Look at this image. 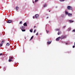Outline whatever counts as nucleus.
<instances>
[{
	"mask_svg": "<svg viewBox=\"0 0 75 75\" xmlns=\"http://www.w3.org/2000/svg\"><path fill=\"white\" fill-rule=\"evenodd\" d=\"M35 31H36V30H35L34 31V33H35Z\"/></svg>",
	"mask_w": 75,
	"mask_h": 75,
	"instance_id": "473e14b6",
	"label": "nucleus"
},
{
	"mask_svg": "<svg viewBox=\"0 0 75 75\" xmlns=\"http://www.w3.org/2000/svg\"><path fill=\"white\" fill-rule=\"evenodd\" d=\"M21 30L22 31H25V29H22Z\"/></svg>",
	"mask_w": 75,
	"mask_h": 75,
	"instance_id": "f3484780",
	"label": "nucleus"
},
{
	"mask_svg": "<svg viewBox=\"0 0 75 75\" xmlns=\"http://www.w3.org/2000/svg\"><path fill=\"white\" fill-rule=\"evenodd\" d=\"M50 11H49V12H50Z\"/></svg>",
	"mask_w": 75,
	"mask_h": 75,
	"instance_id": "58836bf2",
	"label": "nucleus"
},
{
	"mask_svg": "<svg viewBox=\"0 0 75 75\" xmlns=\"http://www.w3.org/2000/svg\"><path fill=\"white\" fill-rule=\"evenodd\" d=\"M20 28L21 29H24V28H25V27L23 26H21L20 27Z\"/></svg>",
	"mask_w": 75,
	"mask_h": 75,
	"instance_id": "0eeeda50",
	"label": "nucleus"
},
{
	"mask_svg": "<svg viewBox=\"0 0 75 75\" xmlns=\"http://www.w3.org/2000/svg\"><path fill=\"white\" fill-rule=\"evenodd\" d=\"M10 45V43H7L6 44V46H9V45Z\"/></svg>",
	"mask_w": 75,
	"mask_h": 75,
	"instance_id": "ddd939ff",
	"label": "nucleus"
},
{
	"mask_svg": "<svg viewBox=\"0 0 75 75\" xmlns=\"http://www.w3.org/2000/svg\"><path fill=\"white\" fill-rule=\"evenodd\" d=\"M11 61H12V60L10 59H9L8 60L9 62H11Z\"/></svg>",
	"mask_w": 75,
	"mask_h": 75,
	"instance_id": "6ab92c4d",
	"label": "nucleus"
},
{
	"mask_svg": "<svg viewBox=\"0 0 75 75\" xmlns=\"http://www.w3.org/2000/svg\"><path fill=\"white\" fill-rule=\"evenodd\" d=\"M44 7H47V4H45L44 5H43Z\"/></svg>",
	"mask_w": 75,
	"mask_h": 75,
	"instance_id": "4468645a",
	"label": "nucleus"
},
{
	"mask_svg": "<svg viewBox=\"0 0 75 75\" xmlns=\"http://www.w3.org/2000/svg\"><path fill=\"white\" fill-rule=\"evenodd\" d=\"M33 3H34V2H33Z\"/></svg>",
	"mask_w": 75,
	"mask_h": 75,
	"instance_id": "a19ab883",
	"label": "nucleus"
},
{
	"mask_svg": "<svg viewBox=\"0 0 75 75\" xmlns=\"http://www.w3.org/2000/svg\"><path fill=\"white\" fill-rule=\"evenodd\" d=\"M61 34V32L59 31H58V35H60Z\"/></svg>",
	"mask_w": 75,
	"mask_h": 75,
	"instance_id": "6e6552de",
	"label": "nucleus"
},
{
	"mask_svg": "<svg viewBox=\"0 0 75 75\" xmlns=\"http://www.w3.org/2000/svg\"><path fill=\"white\" fill-rule=\"evenodd\" d=\"M33 36H32L30 38V40H32V39H33Z\"/></svg>",
	"mask_w": 75,
	"mask_h": 75,
	"instance_id": "dca6fc26",
	"label": "nucleus"
},
{
	"mask_svg": "<svg viewBox=\"0 0 75 75\" xmlns=\"http://www.w3.org/2000/svg\"><path fill=\"white\" fill-rule=\"evenodd\" d=\"M71 28H69V30H71Z\"/></svg>",
	"mask_w": 75,
	"mask_h": 75,
	"instance_id": "bb28decb",
	"label": "nucleus"
},
{
	"mask_svg": "<svg viewBox=\"0 0 75 75\" xmlns=\"http://www.w3.org/2000/svg\"><path fill=\"white\" fill-rule=\"evenodd\" d=\"M56 30L57 31H59V30H60L59 29H56Z\"/></svg>",
	"mask_w": 75,
	"mask_h": 75,
	"instance_id": "aec40b11",
	"label": "nucleus"
},
{
	"mask_svg": "<svg viewBox=\"0 0 75 75\" xmlns=\"http://www.w3.org/2000/svg\"><path fill=\"white\" fill-rule=\"evenodd\" d=\"M69 21L70 22V23H73V22H74V21L71 20H69Z\"/></svg>",
	"mask_w": 75,
	"mask_h": 75,
	"instance_id": "2eb2a0df",
	"label": "nucleus"
},
{
	"mask_svg": "<svg viewBox=\"0 0 75 75\" xmlns=\"http://www.w3.org/2000/svg\"><path fill=\"white\" fill-rule=\"evenodd\" d=\"M18 8H19L18 7V6H16V11H17L18 10Z\"/></svg>",
	"mask_w": 75,
	"mask_h": 75,
	"instance_id": "9d476101",
	"label": "nucleus"
},
{
	"mask_svg": "<svg viewBox=\"0 0 75 75\" xmlns=\"http://www.w3.org/2000/svg\"><path fill=\"white\" fill-rule=\"evenodd\" d=\"M35 18H38V17H39V15L38 14H36L35 16Z\"/></svg>",
	"mask_w": 75,
	"mask_h": 75,
	"instance_id": "423d86ee",
	"label": "nucleus"
},
{
	"mask_svg": "<svg viewBox=\"0 0 75 75\" xmlns=\"http://www.w3.org/2000/svg\"><path fill=\"white\" fill-rule=\"evenodd\" d=\"M72 32H75V29H74L72 30Z\"/></svg>",
	"mask_w": 75,
	"mask_h": 75,
	"instance_id": "5701e85b",
	"label": "nucleus"
},
{
	"mask_svg": "<svg viewBox=\"0 0 75 75\" xmlns=\"http://www.w3.org/2000/svg\"><path fill=\"white\" fill-rule=\"evenodd\" d=\"M66 44L67 45L68 44V43H66Z\"/></svg>",
	"mask_w": 75,
	"mask_h": 75,
	"instance_id": "4c0bfd02",
	"label": "nucleus"
},
{
	"mask_svg": "<svg viewBox=\"0 0 75 75\" xmlns=\"http://www.w3.org/2000/svg\"><path fill=\"white\" fill-rule=\"evenodd\" d=\"M46 31H47V33H49V31H48V30H47H47H46Z\"/></svg>",
	"mask_w": 75,
	"mask_h": 75,
	"instance_id": "7c9ffc66",
	"label": "nucleus"
},
{
	"mask_svg": "<svg viewBox=\"0 0 75 75\" xmlns=\"http://www.w3.org/2000/svg\"><path fill=\"white\" fill-rule=\"evenodd\" d=\"M66 38L67 36L62 35L61 37L60 38H61V39H64V38Z\"/></svg>",
	"mask_w": 75,
	"mask_h": 75,
	"instance_id": "7ed1b4c3",
	"label": "nucleus"
},
{
	"mask_svg": "<svg viewBox=\"0 0 75 75\" xmlns=\"http://www.w3.org/2000/svg\"><path fill=\"white\" fill-rule=\"evenodd\" d=\"M61 39V37H59L56 39V40L57 41H59Z\"/></svg>",
	"mask_w": 75,
	"mask_h": 75,
	"instance_id": "39448f33",
	"label": "nucleus"
},
{
	"mask_svg": "<svg viewBox=\"0 0 75 75\" xmlns=\"http://www.w3.org/2000/svg\"><path fill=\"white\" fill-rule=\"evenodd\" d=\"M72 9H73V8L70 6H67V9L68 10H72Z\"/></svg>",
	"mask_w": 75,
	"mask_h": 75,
	"instance_id": "f03ea898",
	"label": "nucleus"
},
{
	"mask_svg": "<svg viewBox=\"0 0 75 75\" xmlns=\"http://www.w3.org/2000/svg\"><path fill=\"white\" fill-rule=\"evenodd\" d=\"M7 23H12V21H11V20H9L7 21Z\"/></svg>",
	"mask_w": 75,
	"mask_h": 75,
	"instance_id": "20e7f679",
	"label": "nucleus"
},
{
	"mask_svg": "<svg viewBox=\"0 0 75 75\" xmlns=\"http://www.w3.org/2000/svg\"><path fill=\"white\" fill-rule=\"evenodd\" d=\"M4 1H3V2H2V3H4Z\"/></svg>",
	"mask_w": 75,
	"mask_h": 75,
	"instance_id": "c9c22d12",
	"label": "nucleus"
},
{
	"mask_svg": "<svg viewBox=\"0 0 75 75\" xmlns=\"http://www.w3.org/2000/svg\"><path fill=\"white\" fill-rule=\"evenodd\" d=\"M0 55L1 56V55H2V53H0Z\"/></svg>",
	"mask_w": 75,
	"mask_h": 75,
	"instance_id": "c756f323",
	"label": "nucleus"
},
{
	"mask_svg": "<svg viewBox=\"0 0 75 75\" xmlns=\"http://www.w3.org/2000/svg\"><path fill=\"white\" fill-rule=\"evenodd\" d=\"M33 18H34V19L35 18V17L33 16Z\"/></svg>",
	"mask_w": 75,
	"mask_h": 75,
	"instance_id": "2f4dec72",
	"label": "nucleus"
},
{
	"mask_svg": "<svg viewBox=\"0 0 75 75\" xmlns=\"http://www.w3.org/2000/svg\"><path fill=\"white\" fill-rule=\"evenodd\" d=\"M30 31L31 33H32V32H33V30L32 29L30 30Z\"/></svg>",
	"mask_w": 75,
	"mask_h": 75,
	"instance_id": "a211bd4d",
	"label": "nucleus"
},
{
	"mask_svg": "<svg viewBox=\"0 0 75 75\" xmlns=\"http://www.w3.org/2000/svg\"><path fill=\"white\" fill-rule=\"evenodd\" d=\"M25 39H26V38H25Z\"/></svg>",
	"mask_w": 75,
	"mask_h": 75,
	"instance_id": "79ce46f5",
	"label": "nucleus"
},
{
	"mask_svg": "<svg viewBox=\"0 0 75 75\" xmlns=\"http://www.w3.org/2000/svg\"><path fill=\"white\" fill-rule=\"evenodd\" d=\"M36 35H38V33H37L36 34Z\"/></svg>",
	"mask_w": 75,
	"mask_h": 75,
	"instance_id": "393cba45",
	"label": "nucleus"
},
{
	"mask_svg": "<svg viewBox=\"0 0 75 75\" xmlns=\"http://www.w3.org/2000/svg\"><path fill=\"white\" fill-rule=\"evenodd\" d=\"M65 13L66 15H68V16H69V17H72V14L70 13H68V12L67 11H65Z\"/></svg>",
	"mask_w": 75,
	"mask_h": 75,
	"instance_id": "f257e3e1",
	"label": "nucleus"
},
{
	"mask_svg": "<svg viewBox=\"0 0 75 75\" xmlns=\"http://www.w3.org/2000/svg\"><path fill=\"white\" fill-rule=\"evenodd\" d=\"M60 1H64L65 0H60Z\"/></svg>",
	"mask_w": 75,
	"mask_h": 75,
	"instance_id": "b1692460",
	"label": "nucleus"
},
{
	"mask_svg": "<svg viewBox=\"0 0 75 75\" xmlns=\"http://www.w3.org/2000/svg\"><path fill=\"white\" fill-rule=\"evenodd\" d=\"M74 45H75V43H74Z\"/></svg>",
	"mask_w": 75,
	"mask_h": 75,
	"instance_id": "ea45409f",
	"label": "nucleus"
},
{
	"mask_svg": "<svg viewBox=\"0 0 75 75\" xmlns=\"http://www.w3.org/2000/svg\"><path fill=\"white\" fill-rule=\"evenodd\" d=\"M39 0H35V2H37V1H38Z\"/></svg>",
	"mask_w": 75,
	"mask_h": 75,
	"instance_id": "4be33fe9",
	"label": "nucleus"
},
{
	"mask_svg": "<svg viewBox=\"0 0 75 75\" xmlns=\"http://www.w3.org/2000/svg\"><path fill=\"white\" fill-rule=\"evenodd\" d=\"M10 59H13V57H11L10 58Z\"/></svg>",
	"mask_w": 75,
	"mask_h": 75,
	"instance_id": "c85d7f7f",
	"label": "nucleus"
},
{
	"mask_svg": "<svg viewBox=\"0 0 75 75\" xmlns=\"http://www.w3.org/2000/svg\"><path fill=\"white\" fill-rule=\"evenodd\" d=\"M2 45H3V44L2 43L0 44V47H2Z\"/></svg>",
	"mask_w": 75,
	"mask_h": 75,
	"instance_id": "412c9836",
	"label": "nucleus"
},
{
	"mask_svg": "<svg viewBox=\"0 0 75 75\" xmlns=\"http://www.w3.org/2000/svg\"><path fill=\"white\" fill-rule=\"evenodd\" d=\"M66 27V26H64L63 27V28H65V27Z\"/></svg>",
	"mask_w": 75,
	"mask_h": 75,
	"instance_id": "cd10ccee",
	"label": "nucleus"
},
{
	"mask_svg": "<svg viewBox=\"0 0 75 75\" xmlns=\"http://www.w3.org/2000/svg\"><path fill=\"white\" fill-rule=\"evenodd\" d=\"M36 27V26H35L34 27V28H35Z\"/></svg>",
	"mask_w": 75,
	"mask_h": 75,
	"instance_id": "f704fd0d",
	"label": "nucleus"
},
{
	"mask_svg": "<svg viewBox=\"0 0 75 75\" xmlns=\"http://www.w3.org/2000/svg\"><path fill=\"white\" fill-rule=\"evenodd\" d=\"M74 47H75V46L73 45V48H74Z\"/></svg>",
	"mask_w": 75,
	"mask_h": 75,
	"instance_id": "72a5a7b5",
	"label": "nucleus"
},
{
	"mask_svg": "<svg viewBox=\"0 0 75 75\" xmlns=\"http://www.w3.org/2000/svg\"><path fill=\"white\" fill-rule=\"evenodd\" d=\"M24 26H27V23H25L23 24Z\"/></svg>",
	"mask_w": 75,
	"mask_h": 75,
	"instance_id": "1a4fd4ad",
	"label": "nucleus"
},
{
	"mask_svg": "<svg viewBox=\"0 0 75 75\" xmlns=\"http://www.w3.org/2000/svg\"><path fill=\"white\" fill-rule=\"evenodd\" d=\"M47 43L48 45H49V44H51V41H48L47 42Z\"/></svg>",
	"mask_w": 75,
	"mask_h": 75,
	"instance_id": "9b49d317",
	"label": "nucleus"
},
{
	"mask_svg": "<svg viewBox=\"0 0 75 75\" xmlns=\"http://www.w3.org/2000/svg\"><path fill=\"white\" fill-rule=\"evenodd\" d=\"M20 24H22V21H21L20 22Z\"/></svg>",
	"mask_w": 75,
	"mask_h": 75,
	"instance_id": "a878e982",
	"label": "nucleus"
},
{
	"mask_svg": "<svg viewBox=\"0 0 75 75\" xmlns=\"http://www.w3.org/2000/svg\"><path fill=\"white\" fill-rule=\"evenodd\" d=\"M49 18L48 17H47V18Z\"/></svg>",
	"mask_w": 75,
	"mask_h": 75,
	"instance_id": "e433bc0d",
	"label": "nucleus"
},
{
	"mask_svg": "<svg viewBox=\"0 0 75 75\" xmlns=\"http://www.w3.org/2000/svg\"><path fill=\"white\" fill-rule=\"evenodd\" d=\"M5 43V41L4 40H2L1 42V43L3 44H4V43Z\"/></svg>",
	"mask_w": 75,
	"mask_h": 75,
	"instance_id": "f8f14e48",
	"label": "nucleus"
}]
</instances>
